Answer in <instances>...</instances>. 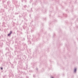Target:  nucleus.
Listing matches in <instances>:
<instances>
[{"label":"nucleus","mask_w":78,"mask_h":78,"mask_svg":"<svg viewBox=\"0 0 78 78\" xmlns=\"http://www.w3.org/2000/svg\"><path fill=\"white\" fill-rule=\"evenodd\" d=\"M23 15H24L23 16V19L24 20H25L26 21H28V20H27L26 18H25V17L26 16L27 17V13L25 12V13H23Z\"/></svg>","instance_id":"1"},{"label":"nucleus","mask_w":78,"mask_h":78,"mask_svg":"<svg viewBox=\"0 0 78 78\" xmlns=\"http://www.w3.org/2000/svg\"><path fill=\"white\" fill-rule=\"evenodd\" d=\"M5 55L6 56H7V55L9 56V57H10V58H13V56H12L11 55V53H10V52H9L5 54Z\"/></svg>","instance_id":"2"},{"label":"nucleus","mask_w":78,"mask_h":78,"mask_svg":"<svg viewBox=\"0 0 78 78\" xmlns=\"http://www.w3.org/2000/svg\"><path fill=\"white\" fill-rule=\"evenodd\" d=\"M23 27L24 30H26L27 32H28V27L25 26V25L23 26Z\"/></svg>","instance_id":"3"},{"label":"nucleus","mask_w":78,"mask_h":78,"mask_svg":"<svg viewBox=\"0 0 78 78\" xmlns=\"http://www.w3.org/2000/svg\"><path fill=\"white\" fill-rule=\"evenodd\" d=\"M3 45V42H2V41H1L0 42V46L2 47V46Z\"/></svg>","instance_id":"4"},{"label":"nucleus","mask_w":78,"mask_h":78,"mask_svg":"<svg viewBox=\"0 0 78 78\" xmlns=\"http://www.w3.org/2000/svg\"><path fill=\"white\" fill-rule=\"evenodd\" d=\"M11 4V2L10 1H9L7 2V5L8 6H9V5Z\"/></svg>","instance_id":"5"},{"label":"nucleus","mask_w":78,"mask_h":78,"mask_svg":"<svg viewBox=\"0 0 78 78\" xmlns=\"http://www.w3.org/2000/svg\"><path fill=\"white\" fill-rule=\"evenodd\" d=\"M76 70H77V68H74V73H76Z\"/></svg>","instance_id":"6"},{"label":"nucleus","mask_w":78,"mask_h":78,"mask_svg":"<svg viewBox=\"0 0 78 78\" xmlns=\"http://www.w3.org/2000/svg\"><path fill=\"white\" fill-rule=\"evenodd\" d=\"M34 27L33 28L31 29V33H33L34 31Z\"/></svg>","instance_id":"7"},{"label":"nucleus","mask_w":78,"mask_h":78,"mask_svg":"<svg viewBox=\"0 0 78 78\" xmlns=\"http://www.w3.org/2000/svg\"><path fill=\"white\" fill-rule=\"evenodd\" d=\"M17 56L18 57H19L18 58L19 59H20V58H21V56H20V55H17Z\"/></svg>","instance_id":"8"},{"label":"nucleus","mask_w":78,"mask_h":78,"mask_svg":"<svg viewBox=\"0 0 78 78\" xmlns=\"http://www.w3.org/2000/svg\"><path fill=\"white\" fill-rule=\"evenodd\" d=\"M28 44H30L31 43V41H30V40H28Z\"/></svg>","instance_id":"9"},{"label":"nucleus","mask_w":78,"mask_h":78,"mask_svg":"<svg viewBox=\"0 0 78 78\" xmlns=\"http://www.w3.org/2000/svg\"><path fill=\"white\" fill-rule=\"evenodd\" d=\"M12 31H11V30H10L9 34H12Z\"/></svg>","instance_id":"10"},{"label":"nucleus","mask_w":78,"mask_h":78,"mask_svg":"<svg viewBox=\"0 0 78 78\" xmlns=\"http://www.w3.org/2000/svg\"><path fill=\"white\" fill-rule=\"evenodd\" d=\"M23 7L24 8H26L27 7V5H25L23 6Z\"/></svg>","instance_id":"11"},{"label":"nucleus","mask_w":78,"mask_h":78,"mask_svg":"<svg viewBox=\"0 0 78 78\" xmlns=\"http://www.w3.org/2000/svg\"><path fill=\"white\" fill-rule=\"evenodd\" d=\"M7 7V5H4V8H6Z\"/></svg>","instance_id":"12"},{"label":"nucleus","mask_w":78,"mask_h":78,"mask_svg":"<svg viewBox=\"0 0 78 78\" xmlns=\"http://www.w3.org/2000/svg\"><path fill=\"white\" fill-rule=\"evenodd\" d=\"M7 0H5V1H4V0H2V2H3V3H4V2H6V1Z\"/></svg>","instance_id":"13"},{"label":"nucleus","mask_w":78,"mask_h":78,"mask_svg":"<svg viewBox=\"0 0 78 78\" xmlns=\"http://www.w3.org/2000/svg\"><path fill=\"white\" fill-rule=\"evenodd\" d=\"M29 72H33V71L32 70H30L29 71Z\"/></svg>","instance_id":"14"},{"label":"nucleus","mask_w":78,"mask_h":78,"mask_svg":"<svg viewBox=\"0 0 78 78\" xmlns=\"http://www.w3.org/2000/svg\"><path fill=\"white\" fill-rule=\"evenodd\" d=\"M11 35V34H8V36H10Z\"/></svg>","instance_id":"15"},{"label":"nucleus","mask_w":78,"mask_h":78,"mask_svg":"<svg viewBox=\"0 0 78 78\" xmlns=\"http://www.w3.org/2000/svg\"><path fill=\"white\" fill-rule=\"evenodd\" d=\"M22 41H25V38H23V39H22Z\"/></svg>","instance_id":"16"},{"label":"nucleus","mask_w":78,"mask_h":78,"mask_svg":"<svg viewBox=\"0 0 78 78\" xmlns=\"http://www.w3.org/2000/svg\"><path fill=\"white\" fill-rule=\"evenodd\" d=\"M1 70H3V67H1Z\"/></svg>","instance_id":"17"},{"label":"nucleus","mask_w":78,"mask_h":78,"mask_svg":"<svg viewBox=\"0 0 78 78\" xmlns=\"http://www.w3.org/2000/svg\"><path fill=\"white\" fill-rule=\"evenodd\" d=\"M24 46H25V47H27V45L26 44H24Z\"/></svg>","instance_id":"18"},{"label":"nucleus","mask_w":78,"mask_h":78,"mask_svg":"<svg viewBox=\"0 0 78 78\" xmlns=\"http://www.w3.org/2000/svg\"><path fill=\"white\" fill-rule=\"evenodd\" d=\"M0 53H2V51L0 50Z\"/></svg>","instance_id":"19"},{"label":"nucleus","mask_w":78,"mask_h":78,"mask_svg":"<svg viewBox=\"0 0 78 78\" xmlns=\"http://www.w3.org/2000/svg\"><path fill=\"white\" fill-rule=\"evenodd\" d=\"M33 11L32 10V9H31V12Z\"/></svg>","instance_id":"20"},{"label":"nucleus","mask_w":78,"mask_h":78,"mask_svg":"<svg viewBox=\"0 0 78 78\" xmlns=\"http://www.w3.org/2000/svg\"><path fill=\"white\" fill-rule=\"evenodd\" d=\"M26 78H28V76H26Z\"/></svg>","instance_id":"21"},{"label":"nucleus","mask_w":78,"mask_h":78,"mask_svg":"<svg viewBox=\"0 0 78 78\" xmlns=\"http://www.w3.org/2000/svg\"><path fill=\"white\" fill-rule=\"evenodd\" d=\"M20 34H22V32H20Z\"/></svg>","instance_id":"22"},{"label":"nucleus","mask_w":78,"mask_h":78,"mask_svg":"<svg viewBox=\"0 0 78 78\" xmlns=\"http://www.w3.org/2000/svg\"><path fill=\"white\" fill-rule=\"evenodd\" d=\"M36 70H38V68H36Z\"/></svg>","instance_id":"23"},{"label":"nucleus","mask_w":78,"mask_h":78,"mask_svg":"<svg viewBox=\"0 0 78 78\" xmlns=\"http://www.w3.org/2000/svg\"><path fill=\"white\" fill-rule=\"evenodd\" d=\"M29 16L31 17V14H29Z\"/></svg>","instance_id":"24"},{"label":"nucleus","mask_w":78,"mask_h":78,"mask_svg":"<svg viewBox=\"0 0 78 78\" xmlns=\"http://www.w3.org/2000/svg\"><path fill=\"white\" fill-rule=\"evenodd\" d=\"M33 77H35V76L34 75H33Z\"/></svg>","instance_id":"25"},{"label":"nucleus","mask_w":78,"mask_h":78,"mask_svg":"<svg viewBox=\"0 0 78 78\" xmlns=\"http://www.w3.org/2000/svg\"><path fill=\"white\" fill-rule=\"evenodd\" d=\"M27 11L28 12H30V11L28 10H27Z\"/></svg>","instance_id":"26"},{"label":"nucleus","mask_w":78,"mask_h":78,"mask_svg":"<svg viewBox=\"0 0 78 78\" xmlns=\"http://www.w3.org/2000/svg\"><path fill=\"white\" fill-rule=\"evenodd\" d=\"M5 76H3V78H5Z\"/></svg>","instance_id":"27"},{"label":"nucleus","mask_w":78,"mask_h":78,"mask_svg":"<svg viewBox=\"0 0 78 78\" xmlns=\"http://www.w3.org/2000/svg\"><path fill=\"white\" fill-rule=\"evenodd\" d=\"M17 59H18V58H16V60H17Z\"/></svg>","instance_id":"28"},{"label":"nucleus","mask_w":78,"mask_h":78,"mask_svg":"<svg viewBox=\"0 0 78 78\" xmlns=\"http://www.w3.org/2000/svg\"><path fill=\"white\" fill-rule=\"evenodd\" d=\"M30 1H31V2H32V1H33V0H30Z\"/></svg>","instance_id":"29"},{"label":"nucleus","mask_w":78,"mask_h":78,"mask_svg":"<svg viewBox=\"0 0 78 78\" xmlns=\"http://www.w3.org/2000/svg\"><path fill=\"white\" fill-rule=\"evenodd\" d=\"M8 50H9V49H8Z\"/></svg>","instance_id":"30"},{"label":"nucleus","mask_w":78,"mask_h":78,"mask_svg":"<svg viewBox=\"0 0 78 78\" xmlns=\"http://www.w3.org/2000/svg\"><path fill=\"white\" fill-rule=\"evenodd\" d=\"M34 27V26H32V27Z\"/></svg>","instance_id":"31"},{"label":"nucleus","mask_w":78,"mask_h":78,"mask_svg":"<svg viewBox=\"0 0 78 78\" xmlns=\"http://www.w3.org/2000/svg\"><path fill=\"white\" fill-rule=\"evenodd\" d=\"M1 29H0V31H1Z\"/></svg>","instance_id":"32"},{"label":"nucleus","mask_w":78,"mask_h":78,"mask_svg":"<svg viewBox=\"0 0 78 78\" xmlns=\"http://www.w3.org/2000/svg\"><path fill=\"white\" fill-rule=\"evenodd\" d=\"M8 49V48H6V50H7V49Z\"/></svg>","instance_id":"33"},{"label":"nucleus","mask_w":78,"mask_h":78,"mask_svg":"<svg viewBox=\"0 0 78 78\" xmlns=\"http://www.w3.org/2000/svg\"><path fill=\"white\" fill-rule=\"evenodd\" d=\"M51 78H53V77H51Z\"/></svg>","instance_id":"34"},{"label":"nucleus","mask_w":78,"mask_h":78,"mask_svg":"<svg viewBox=\"0 0 78 78\" xmlns=\"http://www.w3.org/2000/svg\"><path fill=\"white\" fill-rule=\"evenodd\" d=\"M67 15H66V17H67Z\"/></svg>","instance_id":"35"},{"label":"nucleus","mask_w":78,"mask_h":78,"mask_svg":"<svg viewBox=\"0 0 78 78\" xmlns=\"http://www.w3.org/2000/svg\"><path fill=\"white\" fill-rule=\"evenodd\" d=\"M16 3H17V1L16 2Z\"/></svg>","instance_id":"36"},{"label":"nucleus","mask_w":78,"mask_h":78,"mask_svg":"<svg viewBox=\"0 0 78 78\" xmlns=\"http://www.w3.org/2000/svg\"><path fill=\"white\" fill-rule=\"evenodd\" d=\"M30 51V50H29Z\"/></svg>","instance_id":"37"},{"label":"nucleus","mask_w":78,"mask_h":78,"mask_svg":"<svg viewBox=\"0 0 78 78\" xmlns=\"http://www.w3.org/2000/svg\"><path fill=\"white\" fill-rule=\"evenodd\" d=\"M0 1H1V0H0Z\"/></svg>","instance_id":"38"},{"label":"nucleus","mask_w":78,"mask_h":78,"mask_svg":"<svg viewBox=\"0 0 78 78\" xmlns=\"http://www.w3.org/2000/svg\"><path fill=\"white\" fill-rule=\"evenodd\" d=\"M0 24H1V23H0Z\"/></svg>","instance_id":"39"},{"label":"nucleus","mask_w":78,"mask_h":78,"mask_svg":"<svg viewBox=\"0 0 78 78\" xmlns=\"http://www.w3.org/2000/svg\"><path fill=\"white\" fill-rule=\"evenodd\" d=\"M32 40H33V39H32Z\"/></svg>","instance_id":"40"}]
</instances>
